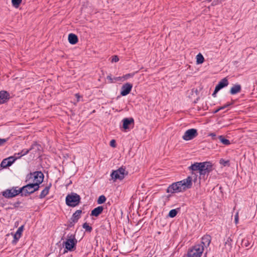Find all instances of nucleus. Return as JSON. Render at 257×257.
Masks as SVG:
<instances>
[{"instance_id":"1","label":"nucleus","mask_w":257,"mask_h":257,"mask_svg":"<svg viewBox=\"0 0 257 257\" xmlns=\"http://www.w3.org/2000/svg\"><path fill=\"white\" fill-rule=\"evenodd\" d=\"M192 185V177L189 176L186 179L170 184L166 189V192L171 194L183 192L191 188Z\"/></svg>"},{"instance_id":"2","label":"nucleus","mask_w":257,"mask_h":257,"mask_svg":"<svg viewBox=\"0 0 257 257\" xmlns=\"http://www.w3.org/2000/svg\"><path fill=\"white\" fill-rule=\"evenodd\" d=\"M188 170L192 172L198 171L200 177L205 179V175L207 176L213 171V165L210 162H196L189 166Z\"/></svg>"},{"instance_id":"3","label":"nucleus","mask_w":257,"mask_h":257,"mask_svg":"<svg viewBox=\"0 0 257 257\" xmlns=\"http://www.w3.org/2000/svg\"><path fill=\"white\" fill-rule=\"evenodd\" d=\"M77 240L76 238L75 234H68L65 241L63 242L62 245L64 249L63 253L68 251L72 252L76 250Z\"/></svg>"},{"instance_id":"4","label":"nucleus","mask_w":257,"mask_h":257,"mask_svg":"<svg viewBox=\"0 0 257 257\" xmlns=\"http://www.w3.org/2000/svg\"><path fill=\"white\" fill-rule=\"evenodd\" d=\"M44 179V175L41 171H36L28 173L25 178V183L31 182L42 183Z\"/></svg>"},{"instance_id":"5","label":"nucleus","mask_w":257,"mask_h":257,"mask_svg":"<svg viewBox=\"0 0 257 257\" xmlns=\"http://www.w3.org/2000/svg\"><path fill=\"white\" fill-rule=\"evenodd\" d=\"M80 201V195L74 192L68 194L65 198L66 204L69 207H74L78 205Z\"/></svg>"},{"instance_id":"6","label":"nucleus","mask_w":257,"mask_h":257,"mask_svg":"<svg viewBox=\"0 0 257 257\" xmlns=\"http://www.w3.org/2000/svg\"><path fill=\"white\" fill-rule=\"evenodd\" d=\"M128 172L125 170V168L122 166L116 170H112L110 176L114 181L116 180H122L125 176L127 175Z\"/></svg>"},{"instance_id":"7","label":"nucleus","mask_w":257,"mask_h":257,"mask_svg":"<svg viewBox=\"0 0 257 257\" xmlns=\"http://www.w3.org/2000/svg\"><path fill=\"white\" fill-rule=\"evenodd\" d=\"M204 250L203 246L201 244H196L187 252L188 257H201Z\"/></svg>"},{"instance_id":"8","label":"nucleus","mask_w":257,"mask_h":257,"mask_svg":"<svg viewBox=\"0 0 257 257\" xmlns=\"http://www.w3.org/2000/svg\"><path fill=\"white\" fill-rule=\"evenodd\" d=\"M122 125H120V128L124 132H127L133 128L134 126L135 121L133 117H125L122 120Z\"/></svg>"},{"instance_id":"9","label":"nucleus","mask_w":257,"mask_h":257,"mask_svg":"<svg viewBox=\"0 0 257 257\" xmlns=\"http://www.w3.org/2000/svg\"><path fill=\"white\" fill-rule=\"evenodd\" d=\"M197 136V130L195 128H190L185 132L182 138L185 141H189L193 139Z\"/></svg>"},{"instance_id":"10","label":"nucleus","mask_w":257,"mask_h":257,"mask_svg":"<svg viewBox=\"0 0 257 257\" xmlns=\"http://www.w3.org/2000/svg\"><path fill=\"white\" fill-rule=\"evenodd\" d=\"M17 187H13L11 189H8L2 192V195L6 198L10 199L17 196L16 189Z\"/></svg>"},{"instance_id":"11","label":"nucleus","mask_w":257,"mask_h":257,"mask_svg":"<svg viewBox=\"0 0 257 257\" xmlns=\"http://www.w3.org/2000/svg\"><path fill=\"white\" fill-rule=\"evenodd\" d=\"M16 156H10L4 159L1 163V167L3 168H6L11 166L16 160Z\"/></svg>"},{"instance_id":"12","label":"nucleus","mask_w":257,"mask_h":257,"mask_svg":"<svg viewBox=\"0 0 257 257\" xmlns=\"http://www.w3.org/2000/svg\"><path fill=\"white\" fill-rule=\"evenodd\" d=\"M133 87V85L131 83L127 82L123 84L121 87L120 95L122 96L127 95L131 92Z\"/></svg>"},{"instance_id":"13","label":"nucleus","mask_w":257,"mask_h":257,"mask_svg":"<svg viewBox=\"0 0 257 257\" xmlns=\"http://www.w3.org/2000/svg\"><path fill=\"white\" fill-rule=\"evenodd\" d=\"M24 229V225H21L20 227L18 228L17 229L16 232L13 234L14 239L12 240V243L13 244H16L18 241H19V239L21 238L22 235V233Z\"/></svg>"},{"instance_id":"14","label":"nucleus","mask_w":257,"mask_h":257,"mask_svg":"<svg viewBox=\"0 0 257 257\" xmlns=\"http://www.w3.org/2000/svg\"><path fill=\"white\" fill-rule=\"evenodd\" d=\"M10 98V93L5 90L0 91V104L7 102Z\"/></svg>"},{"instance_id":"15","label":"nucleus","mask_w":257,"mask_h":257,"mask_svg":"<svg viewBox=\"0 0 257 257\" xmlns=\"http://www.w3.org/2000/svg\"><path fill=\"white\" fill-rule=\"evenodd\" d=\"M103 209L104 207L103 206H98L91 210L90 216L98 217L102 213Z\"/></svg>"},{"instance_id":"16","label":"nucleus","mask_w":257,"mask_h":257,"mask_svg":"<svg viewBox=\"0 0 257 257\" xmlns=\"http://www.w3.org/2000/svg\"><path fill=\"white\" fill-rule=\"evenodd\" d=\"M211 236L208 234H206L202 237L201 243L200 244L202 245L203 247L204 246L207 247L209 245L211 242Z\"/></svg>"},{"instance_id":"17","label":"nucleus","mask_w":257,"mask_h":257,"mask_svg":"<svg viewBox=\"0 0 257 257\" xmlns=\"http://www.w3.org/2000/svg\"><path fill=\"white\" fill-rule=\"evenodd\" d=\"M229 84L228 80L227 77H225L221 79L218 84L216 85L215 87L217 88L218 90H221V89L224 88L227 86Z\"/></svg>"},{"instance_id":"18","label":"nucleus","mask_w":257,"mask_h":257,"mask_svg":"<svg viewBox=\"0 0 257 257\" xmlns=\"http://www.w3.org/2000/svg\"><path fill=\"white\" fill-rule=\"evenodd\" d=\"M42 147L40 144H38L37 142H34L31 146L30 150L33 151V153L36 154H40V152L41 150Z\"/></svg>"},{"instance_id":"19","label":"nucleus","mask_w":257,"mask_h":257,"mask_svg":"<svg viewBox=\"0 0 257 257\" xmlns=\"http://www.w3.org/2000/svg\"><path fill=\"white\" fill-rule=\"evenodd\" d=\"M52 187V183H50L45 188L41 191L40 194L39 196L40 199H43L45 198L49 193V190Z\"/></svg>"},{"instance_id":"20","label":"nucleus","mask_w":257,"mask_h":257,"mask_svg":"<svg viewBox=\"0 0 257 257\" xmlns=\"http://www.w3.org/2000/svg\"><path fill=\"white\" fill-rule=\"evenodd\" d=\"M241 90V86L239 84H236L232 86L229 90V93L231 95H235L239 93Z\"/></svg>"},{"instance_id":"21","label":"nucleus","mask_w":257,"mask_h":257,"mask_svg":"<svg viewBox=\"0 0 257 257\" xmlns=\"http://www.w3.org/2000/svg\"><path fill=\"white\" fill-rule=\"evenodd\" d=\"M233 240L231 235L227 238L226 240L224 242L225 248L226 250L230 251L232 247Z\"/></svg>"},{"instance_id":"22","label":"nucleus","mask_w":257,"mask_h":257,"mask_svg":"<svg viewBox=\"0 0 257 257\" xmlns=\"http://www.w3.org/2000/svg\"><path fill=\"white\" fill-rule=\"evenodd\" d=\"M68 40L70 44L74 45L78 41V38L76 35L70 33L68 35Z\"/></svg>"},{"instance_id":"23","label":"nucleus","mask_w":257,"mask_h":257,"mask_svg":"<svg viewBox=\"0 0 257 257\" xmlns=\"http://www.w3.org/2000/svg\"><path fill=\"white\" fill-rule=\"evenodd\" d=\"M82 210H77L73 214L72 217H71V219L73 220L74 221H76V222H78V220L81 217V214H82Z\"/></svg>"},{"instance_id":"24","label":"nucleus","mask_w":257,"mask_h":257,"mask_svg":"<svg viewBox=\"0 0 257 257\" xmlns=\"http://www.w3.org/2000/svg\"><path fill=\"white\" fill-rule=\"evenodd\" d=\"M26 184V193L27 194V196H29L30 195L34 193L33 187L30 186L32 185V183L31 182H28Z\"/></svg>"},{"instance_id":"25","label":"nucleus","mask_w":257,"mask_h":257,"mask_svg":"<svg viewBox=\"0 0 257 257\" xmlns=\"http://www.w3.org/2000/svg\"><path fill=\"white\" fill-rule=\"evenodd\" d=\"M26 185L23 186V187L20 188L18 190L16 189L17 195L20 194V195L22 197L25 196L27 197V194L26 193Z\"/></svg>"},{"instance_id":"26","label":"nucleus","mask_w":257,"mask_h":257,"mask_svg":"<svg viewBox=\"0 0 257 257\" xmlns=\"http://www.w3.org/2000/svg\"><path fill=\"white\" fill-rule=\"evenodd\" d=\"M180 208H177L176 209H173L169 211V212L167 215V217H170V218L175 217L177 215V214L180 211Z\"/></svg>"},{"instance_id":"27","label":"nucleus","mask_w":257,"mask_h":257,"mask_svg":"<svg viewBox=\"0 0 257 257\" xmlns=\"http://www.w3.org/2000/svg\"><path fill=\"white\" fill-rule=\"evenodd\" d=\"M218 139L220 142L224 145H229L230 144L229 140L226 139L223 136H219Z\"/></svg>"},{"instance_id":"28","label":"nucleus","mask_w":257,"mask_h":257,"mask_svg":"<svg viewBox=\"0 0 257 257\" xmlns=\"http://www.w3.org/2000/svg\"><path fill=\"white\" fill-rule=\"evenodd\" d=\"M204 58L203 56L201 53H199L196 56L197 64H202L204 62Z\"/></svg>"},{"instance_id":"29","label":"nucleus","mask_w":257,"mask_h":257,"mask_svg":"<svg viewBox=\"0 0 257 257\" xmlns=\"http://www.w3.org/2000/svg\"><path fill=\"white\" fill-rule=\"evenodd\" d=\"M22 2V0H12V6L15 8H18Z\"/></svg>"},{"instance_id":"30","label":"nucleus","mask_w":257,"mask_h":257,"mask_svg":"<svg viewBox=\"0 0 257 257\" xmlns=\"http://www.w3.org/2000/svg\"><path fill=\"white\" fill-rule=\"evenodd\" d=\"M82 227L85 229L86 231L88 232H91L92 230V227L87 222H85L83 224Z\"/></svg>"},{"instance_id":"31","label":"nucleus","mask_w":257,"mask_h":257,"mask_svg":"<svg viewBox=\"0 0 257 257\" xmlns=\"http://www.w3.org/2000/svg\"><path fill=\"white\" fill-rule=\"evenodd\" d=\"M42 183H39L38 182L32 183V185H31V186L33 187V190L34 191V193L39 190V188H40V185Z\"/></svg>"},{"instance_id":"32","label":"nucleus","mask_w":257,"mask_h":257,"mask_svg":"<svg viewBox=\"0 0 257 257\" xmlns=\"http://www.w3.org/2000/svg\"><path fill=\"white\" fill-rule=\"evenodd\" d=\"M30 152L29 149H23L20 152V156H16L17 159L21 158L22 156L28 154Z\"/></svg>"},{"instance_id":"33","label":"nucleus","mask_w":257,"mask_h":257,"mask_svg":"<svg viewBox=\"0 0 257 257\" xmlns=\"http://www.w3.org/2000/svg\"><path fill=\"white\" fill-rule=\"evenodd\" d=\"M219 163L224 167H229L230 165L229 160H225L223 159H221L219 160Z\"/></svg>"},{"instance_id":"34","label":"nucleus","mask_w":257,"mask_h":257,"mask_svg":"<svg viewBox=\"0 0 257 257\" xmlns=\"http://www.w3.org/2000/svg\"><path fill=\"white\" fill-rule=\"evenodd\" d=\"M106 200V198L105 197V196L103 195H102L98 197V198L97 200V203L98 204H102L105 202Z\"/></svg>"},{"instance_id":"35","label":"nucleus","mask_w":257,"mask_h":257,"mask_svg":"<svg viewBox=\"0 0 257 257\" xmlns=\"http://www.w3.org/2000/svg\"><path fill=\"white\" fill-rule=\"evenodd\" d=\"M250 244V242L247 238H244L242 240V245L245 247H248Z\"/></svg>"},{"instance_id":"36","label":"nucleus","mask_w":257,"mask_h":257,"mask_svg":"<svg viewBox=\"0 0 257 257\" xmlns=\"http://www.w3.org/2000/svg\"><path fill=\"white\" fill-rule=\"evenodd\" d=\"M76 223H77L76 221H74L73 220L70 218L68 221V224L67 225L68 228H71L73 227Z\"/></svg>"},{"instance_id":"37","label":"nucleus","mask_w":257,"mask_h":257,"mask_svg":"<svg viewBox=\"0 0 257 257\" xmlns=\"http://www.w3.org/2000/svg\"><path fill=\"white\" fill-rule=\"evenodd\" d=\"M135 75V73H128L125 75H124L122 77L123 78L124 80H127L130 77H133Z\"/></svg>"},{"instance_id":"38","label":"nucleus","mask_w":257,"mask_h":257,"mask_svg":"<svg viewBox=\"0 0 257 257\" xmlns=\"http://www.w3.org/2000/svg\"><path fill=\"white\" fill-rule=\"evenodd\" d=\"M234 103V101L232 100L231 102H227L225 104H224L223 106H220L221 108V109H224L225 108H227V107H229L232 105H233Z\"/></svg>"},{"instance_id":"39","label":"nucleus","mask_w":257,"mask_h":257,"mask_svg":"<svg viewBox=\"0 0 257 257\" xmlns=\"http://www.w3.org/2000/svg\"><path fill=\"white\" fill-rule=\"evenodd\" d=\"M9 137L6 139L0 138V146H3L9 140Z\"/></svg>"},{"instance_id":"40","label":"nucleus","mask_w":257,"mask_h":257,"mask_svg":"<svg viewBox=\"0 0 257 257\" xmlns=\"http://www.w3.org/2000/svg\"><path fill=\"white\" fill-rule=\"evenodd\" d=\"M111 58V62H117L119 61V58L117 55H113Z\"/></svg>"},{"instance_id":"41","label":"nucleus","mask_w":257,"mask_h":257,"mask_svg":"<svg viewBox=\"0 0 257 257\" xmlns=\"http://www.w3.org/2000/svg\"><path fill=\"white\" fill-rule=\"evenodd\" d=\"M109 145L113 148H115L116 147L115 140L114 139L111 140L110 142Z\"/></svg>"},{"instance_id":"42","label":"nucleus","mask_w":257,"mask_h":257,"mask_svg":"<svg viewBox=\"0 0 257 257\" xmlns=\"http://www.w3.org/2000/svg\"><path fill=\"white\" fill-rule=\"evenodd\" d=\"M239 221V216H238V213L236 212V213L235 215L234 216V223L237 224L238 223Z\"/></svg>"},{"instance_id":"43","label":"nucleus","mask_w":257,"mask_h":257,"mask_svg":"<svg viewBox=\"0 0 257 257\" xmlns=\"http://www.w3.org/2000/svg\"><path fill=\"white\" fill-rule=\"evenodd\" d=\"M192 175H193V176L191 177H192V181H193L194 182H196L197 181V175L193 172H192Z\"/></svg>"},{"instance_id":"44","label":"nucleus","mask_w":257,"mask_h":257,"mask_svg":"<svg viewBox=\"0 0 257 257\" xmlns=\"http://www.w3.org/2000/svg\"><path fill=\"white\" fill-rule=\"evenodd\" d=\"M219 91L217 88L215 87V89L214 90V92H213L212 95L213 97H215L216 96L217 93Z\"/></svg>"},{"instance_id":"45","label":"nucleus","mask_w":257,"mask_h":257,"mask_svg":"<svg viewBox=\"0 0 257 257\" xmlns=\"http://www.w3.org/2000/svg\"><path fill=\"white\" fill-rule=\"evenodd\" d=\"M21 203L20 201H17L13 204V206L15 208H18L19 205Z\"/></svg>"},{"instance_id":"46","label":"nucleus","mask_w":257,"mask_h":257,"mask_svg":"<svg viewBox=\"0 0 257 257\" xmlns=\"http://www.w3.org/2000/svg\"><path fill=\"white\" fill-rule=\"evenodd\" d=\"M107 79L109 81V82L110 83H113V79L112 77H111V75H108L107 76Z\"/></svg>"},{"instance_id":"47","label":"nucleus","mask_w":257,"mask_h":257,"mask_svg":"<svg viewBox=\"0 0 257 257\" xmlns=\"http://www.w3.org/2000/svg\"><path fill=\"white\" fill-rule=\"evenodd\" d=\"M209 136L212 137V140H215L216 139V135L215 133H211Z\"/></svg>"},{"instance_id":"48","label":"nucleus","mask_w":257,"mask_h":257,"mask_svg":"<svg viewBox=\"0 0 257 257\" xmlns=\"http://www.w3.org/2000/svg\"><path fill=\"white\" fill-rule=\"evenodd\" d=\"M114 80H116V81H121L122 79H123V78L122 77H114Z\"/></svg>"},{"instance_id":"49","label":"nucleus","mask_w":257,"mask_h":257,"mask_svg":"<svg viewBox=\"0 0 257 257\" xmlns=\"http://www.w3.org/2000/svg\"><path fill=\"white\" fill-rule=\"evenodd\" d=\"M192 92H195L196 95H198V94L199 93L198 89H195V88H193V89H192Z\"/></svg>"},{"instance_id":"50","label":"nucleus","mask_w":257,"mask_h":257,"mask_svg":"<svg viewBox=\"0 0 257 257\" xmlns=\"http://www.w3.org/2000/svg\"><path fill=\"white\" fill-rule=\"evenodd\" d=\"M220 110H222L220 107H219L218 108H217L216 110L213 111V113H216Z\"/></svg>"},{"instance_id":"51","label":"nucleus","mask_w":257,"mask_h":257,"mask_svg":"<svg viewBox=\"0 0 257 257\" xmlns=\"http://www.w3.org/2000/svg\"><path fill=\"white\" fill-rule=\"evenodd\" d=\"M216 4H217V2H216V1H213V2L212 3V4H211V6H214L216 5Z\"/></svg>"},{"instance_id":"52","label":"nucleus","mask_w":257,"mask_h":257,"mask_svg":"<svg viewBox=\"0 0 257 257\" xmlns=\"http://www.w3.org/2000/svg\"><path fill=\"white\" fill-rule=\"evenodd\" d=\"M172 194H168L167 196V198L169 200V198L172 196Z\"/></svg>"},{"instance_id":"53","label":"nucleus","mask_w":257,"mask_h":257,"mask_svg":"<svg viewBox=\"0 0 257 257\" xmlns=\"http://www.w3.org/2000/svg\"><path fill=\"white\" fill-rule=\"evenodd\" d=\"M20 154H21L20 152H19L18 153H15L13 156H20Z\"/></svg>"},{"instance_id":"54","label":"nucleus","mask_w":257,"mask_h":257,"mask_svg":"<svg viewBox=\"0 0 257 257\" xmlns=\"http://www.w3.org/2000/svg\"><path fill=\"white\" fill-rule=\"evenodd\" d=\"M199 99V97H197L194 101V103H196L197 102V101H198V100Z\"/></svg>"},{"instance_id":"55","label":"nucleus","mask_w":257,"mask_h":257,"mask_svg":"<svg viewBox=\"0 0 257 257\" xmlns=\"http://www.w3.org/2000/svg\"><path fill=\"white\" fill-rule=\"evenodd\" d=\"M157 233H158V234H161V232L160 231H158Z\"/></svg>"},{"instance_id":"56","label":"nucleus","mask_w":257,"mask_h":257,"mask_svg":"<svg viewBox=\"0 0 257 257\" xmlns=\"http://www.w3.org/2000/svg\"><path fill=\"white\" fill-rule=\"evenodd\" d=\"M208 2H211L212 0H207Z\"/></svg>"},{"instance_id":"57","label":"nucleus","mask_w":257,"mask_h":257,"mask_svg":"<svg viewBox=\"0 0 257 257\" xmlns=\"http://www.w3.org/2000/svg\"><path fill=\"white\" fill-rule=\"evenodd\" d=\"M141 221V220H139V221L138 222V224H139V223H140V222Z\"/></svg>"},{"instance_id":"58","label":"nucleus","mask_w":257,"mask_h":257,"mask_svg":"<svg viewBox=\"0 0 257 257\" xmlns=\"http://www.w3.org/2000/svg\"><path fill=\"white\" fill-rule=\"evenodd\" d=\"M63 239H64V236H63V237H62V238H61V240H63Z\"/></svg>"}]
</instances>
